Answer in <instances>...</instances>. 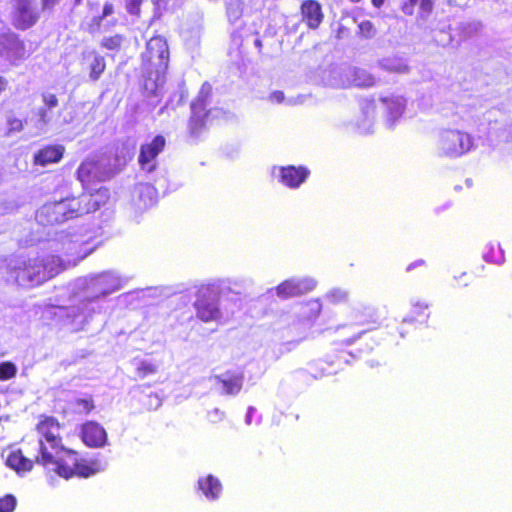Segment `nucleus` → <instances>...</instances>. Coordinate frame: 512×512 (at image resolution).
<instances>
[{"instance_id": "1", "label": "nucleus", "mask_w": 512, "mask_h": 512, "mask_svg": "<svg viewBox=\"0 0 512 512\" xmlns=\"http://www.w3.org/2000/svg\"><path fill=\"white\" fill-rule=\"evenodd\" d=\"M94 235L90 233L60 234L49 242V249L67 256L62 260L58 255L35 256L15 260L11 273L17 283L24 287L42 284L54 277L67 266H75L80 260L91 254L96 245L92 242Z\"/></svg>"}, {"instance_id": "2", "label": "nucleus", "mask_w": 512, "mask_h": 512, "mask_svg": "<svg viewBox=\"0 0 512 512\" xmlns=\"http://www.w3.org/2000/svg\"><path fill=\"white\" fill-rule=\"evenodd\" d=\"M37 431L39 439L35 442L36 463L66 479L73 475L89 477L104 470L105 466L101 462L79 460L75 451L62 445L60 425L54 418L45 417L41 420L37 425Z\"/></svg>"}, {"instance_id": "3", "label": "nucleus", "mask_w": 512, "mask_h": 512, "mask_svg": "<svg viewBox=\"0 0 512 512\" xmlns=\"http://www.w3.org/2000/svg\"><path fill=\"white\" fill-rule=\"evenodd\" d=\"M109 200V190L100 188L95 193H83L41 206L36 212L40 225H54L66 220L81 217L105 206Z\"/></svg>"}, {"instance_id": "4", "label": "nucleus", "mask_w": 512, "mask_h": 512, "mask_svg": "<svg viewBox=\"0 0 512 512\" xmlns=\"http://www.w3.org/2000/svg\"><path fill=\"white\" fill-rule=\"evenodd\" d=\"M144 91L149 96L158 97L165 83V74L169 63L167 41L161 36L152 37L142 53Z\"/></svg>"}, {"instance_id": "5", "label": "nucleus", "mask_w": 512, "mask_h": 512, "mask_svg": "<svg viewBox=\"0 0 512 512\" xmlns=\"http://www.w3.org/2000/svg\"><path fill=\"white\" fill-rule=\"evenodd\" d=\"M477 147L475 138L458 129H445L439 132L437 139V153L439 156L458 158Z\"/></svg>"}, {"instance_id": "6", "label": "nucleus", "mask_w": 512, "mask_h": 512, "mask_svg": "<svg viewBox=\"0 0 512 512\" xmlns=\"http://www.w3.org/2000/svg\"><path fill=\"white\" fill-rule=\"evenodd\" d=\"M125 280L115 271H105L99 274H91L77 280V286L83 288L91 295L90 301L104 297L123 287Z\"/></svg>"}, {"instance_id": "7", "label": "nucleus", "mask_w": 512, "mask_h": 512, "mask_svg": "<svg viewBox=\"0 0 512 512\" xmlns=\"http://www.w3.org/2000/svg\"><path fill=\"white\" fill-rule=\"evenodd\" d=\"M221 286L217 283L202 285L196 294L194 307L196 316L203 322L219 321L222 312L219 308V290Z\"/></svg>"}, {"instance_id": "8", "label": "nucleus", "mask_w": 512, "mask_h": 512, "mask_svg": "<svg viewBox=\"0 0 512 512\" xmlns=\"http://www.w3.org/2000/svg\"><path fill=\"white\" fill-rule=\"evenodd\" d=\"M210 93V84L204 83L198 97L191 104L192 115L190 119V130L192 134H197L198 131L205 126L210 117H215L219 113L218 109L205 112L206 102Z\"/></svg>"}, {"instance_id": "9", "label": "nucleus", "mask_w": 512, "mask_h": 512, "mask_svg": "<svg viewBox=\"0 0 512 512\" xmlns=\"http://www.w3.org/2000/svg\"><path fill=\"white\" fill-rule=\"evenodd\" d=\"M317 281L312 277H293L280 283L276 288V295L282 299L296 297L315 289Z\"/></svg>"}, {"instance_id": "10", "label": "nucleus", "mask_w": 512, "mask_h": 512, "mask_svg": "<svg viewBox=\"0 0 512 512\" xmlns=\"http://www.w3.org/2000/svg\"><path fill=\"white\" fill-rule=\"evenodd\" d=\"M309 175V170L299 166H275L272 169V176L278 182L291 189L298 188Z\"/></svg>"}, {"instance_id": "11", "label": "nucleus", "mask_w": 512, "mask_h": 512, "mask_svg": "<svg viewBox=\"0 0 512 512\" xmlns=\"http://www.w3.org/2000/svg\"><path fill=\"white\" fill-rule=\"evenodd\" d=\"M1 54L13 65L28 57L24 43L15 35H7L1 41Z\"/></svg>"}, {"instance_id": "12", "label": "nucleus", "mask_w": 512, "mask_h": 512, "mask_svg": "<svg viewBox=\"0 0 512 512\" xmlns=\"http://www.w3.org/2000/svg\"><path fill=\"white\" fill-rule=\"evenodd\" d=\"M165 146L163 136H156L151 142L141 146L139 164L143 170L151 172L155 168V159Z\"/></svg>"}, {"instance_id": "13", "label": "nucleus", "mask_w": 512, "mask_h": 512, "mask_svg": "<svg viewBox=\"0 0 512 512\" xmlns=\"http://www.w3.org/2000/svg\"><path fill=\"white\" fill-rule=\"evenodd\" d=\"M389 126H393L403 115L406 108V99L402 95L390 94L380 99Z\"/></svg>"}, {"instance_id": "14", "label": "nucleus", "mask_w": 512, "mask_h": 512, "mask_svg": "<svg viewBox=\"0 0 512 512\" xmlns=\"http://www.w3.org/2000/svg\"><path fill=\"white\" fill-rule=\"evenodd\" d=\"M38 14L32 0H17L13 16L14 25L19 29H27L35 24Z\"/></svg>"}, {"instance_id": "15", "label": "nucleus", "mask_w": 512, "mask_h": 512, "mask_svg": "<svg viewBox=\"0 0 512 512\" xmlns=\"http://www.w3.org/2000/svg\"><path fill=\"white\" fill-rule=\"evenodd\" d=\"M344 75L346 80L333 81L330 82V85L342 87L349 85H355L358 87H370L375 84L374 76L364 69L348 68L344 70Z\"/></svg>"}, {"instance_id": "16", "label": "nucleus", "mask_w": 512, "mask_h": 512, "mask_svg": "<svg viewBox=\"0 0 512 512\" xmlns=\"http://www.w3.org/2000/svg\"><path fill=\"white\" fill-rule=\"evenodd\" d=\"M83 442L94 448L103 447L107 443V433L97 422H87L81 429Z\"/></svg>"}, {"instance_id": "17", "label": "nucleus", "mask_w": 512, "mask_h": 512, "mask_svg": "<svg viewBox=\"0 0 512 512\" xmlns=\"http://www.w3.org/2000/svg\"><path fill=\"white\" fill-rule=\"evenodd\" d=\"M143 0H126V8L130 14H138ZM156 12L161 15L179 8L184 0H152Z\"/></svg>"}, {"instance_id": "18", "label": "nucleus", "mask_w": 512, "mask_h": 512, "mask_svg": "<svg viewBox=\"0 0 512 512\" xmlns=\"http://www.w3.org/2000/svg\"><path fill=\"white\" fill-rule=\"evenodd\" d=\"M301 14L310 29L318 28L324 17L321 5L315 0L304 1L301 5Z\"/></svg>"}, {"instance_id": "19", "label": "nucleus", "mask_w": 512, "mask_h": 512, "mask_svg": "<svg viewBox=\"0 0 512 512\" xmlns=\"http://www.w3.org/2000/svg\"><path fill=\"white\" fill-rule=\"evenodd\" d=\"M77 176L82 183H86L91 180H104L109 175L104 174L100 170L98 162L93 159H86L78 168Z\"/></svg>"}, {"instance_id": "20", "label": "nucleus", "mask_w": 512, "mask_h": 512, "mask_svg": "<svg viewBox=\"0 0 512 512\" xmlns=\"http://www.w3.org/2000/svg\"><path fill=\"white\" fill-rule=\"evenodd\" d=\"M218 383L222 384L225 394L235 395L240 392L243 385V375L239 372L227 371L214 378Z\"/></svg>"}, {"instance_id": "21", "label": "nucleus", "mask_w": 512, "mask_h": 512, "mask_svg": "<svg viewBox=\"0 0 512 512\" xmlns=\"http://www.w3.org/2000/svg\"><path fill=\"white\" fill-rule=\"evenodd\" d=\"M64 153V147L61 145L47 146L39 150L34 155V163L36 165L46 166L61 160Z\"/></svg>"}, {"instance_id": "22", "label": "nucleus", "mask_w": 512, "mask_h": 512, "mask_svg": "<svg viewBox=\"0 0 512 512\" xmlns=\"http://www.w3.org/2000/svg\"><path fill=\"white\" fill-rule=\"evenodd\" d=\"M134 201L139 209L152 206L156 202V189L149 184H139L134 189Z\"/></svg>"}, {"instance_id": "23", "label": "nucleus", "mask_w": 512, "mask_h": 512, "mask_svg": "<svg viewBox=\"0 0 512 512\" xmlns=\"http://www.w3.org/2000/svg\"><path fill=\"white\" fill-rule=\"evenodd\" d=\"M6 464L18 474L29 472L33 468V461L25 457L21 450H12L6 457Z\"/></svg>"}, {"instance_id": "24", "label": "nucleus", "mask_w": 512, "mask_h": 512, "mask_svg": "<svg viewBox=\"0 0 512 512\" xmlns=\"http://www.w3.org/2000/svg\"><path fill=\"white\" fill-rule=\"evenodd\" d=\"M378 66L388 72L406 74L410 68L407 59L400 56H389L378 61Z\"/></svg>"}, {"instance_id": "25", "label": "nucleus", "mask_w": 512, "mask_h": 512, "mask_svg": "<svg viewBox=\"0 0 512 512\" xmlns=\"http://www.w3.org/2000/svg\"><path fill=\"white\" fill-rule=\"evenodd\" d=\"M199 490L205 495L207 499L215 500L218 498L222 491L220 481L212 475H208L198 480Z\"/></svg>"}, {"instance_id": "26", "label": "nucleus", "mask_w": 512, "mask_h": 512, "mask_svg": "<svg viewBox=\"0 0 512 512\" xmlns=\"http://www.w3.org/2000/svg\"><path fill=\"white\" fill-rule=\"evenodd\" d=\"M84 59L89 62L90 79L92 81L98 80L106 67L104 57L95 52H88L84 54Z\"/></svg>"}, {"instance_id": "27", "label": "nucleus", "mask_w": 512, "mask_h": 512, "mask_svg": "<svg viewBox=\"0 0 512 512\" xmlns=\"http://www.w3.org/2000/svg\"><path fill=\"white\" fill-rule=\"evenodd\" d=\"M374 119V108L372 106H368L366 109L362 110L361 120H358L354 129L358 133L367 134L370 133L373 126Z\"/></svg>"}, {"instance_id": "28", "label": "nucleus", "mask_w": 512, "mask_h": 512, "mask_svg": "<svg viewBox=\"0 0 512 512\" xmlns=\"http://www.w3.org/2000/svg\"><path fill=\"white\" fill-rule=\"evenodd\" d=\"M483 258L490 263L502 264L505 260V255L499 243H489L484 249Z\"/></svg>"}, {"instance_id": "29", "label": "nucleus", "mask_w": 512, "mask_h": 512, "mask_svg": "<svg viewBox=\"0 0 512 512\" xmlns=\"http://www.w3.org/2000/svg\"><path fill=\"white\" fill-rule=\"evenodd\" d=\"M225 6L229 22H237L243 13L242 0H225Z\"/></svg>"}, {"instance_id": "30", "label": "nucleus", "mask_w": 512, "mask_h": 512, "mask_svg": "<svg viewBox=\"0 0 512 512\" xmlns=\"http://www.w3.org/2000/svg\"><path fill=\"white\" fill-rule=\"evenodd\" d=\"M181 36L189 48L196 47L199 44L201 37L200 25L197 24L191 29L183 28L181 31Z\"/></svg>"}, {"instance_id": "31", "label": "nucleus", "mask_w": 512, "mask_h": 512, "mask_svg": "<svg viewBox=\"0 0 512 512\" xmlns=\"http://www.w3.org/2000/svg\"><path fill=\"white\" fill-rule=\"evenodd\" d=\"M135 365L137 374L141 378L155 374L158 371V365L149 360H138Z\"/></svg>"}, {"instance_id": "32", "label": "nucleus", "mask_w": 512, "mask_h": 512, "mask_svg": "<svg viewBox=\"0 0 512 512\" xmlns=\"http://www.w3.org/2000/svg\"><path fill=\"white\" fill-rule=\"evenodd\" d=\"M60 311L66 312L68 318H72L71 323L76 329L81 328L86 322V316L83 315V308H61Z\"/></svg>"}, {"instance_id": "33", "label": "nucleus", "mask_w": 512, "mask_h": 512, "mask_svg": "<svg viewBox=\"0 0 512 512\" xmlns=\"http://www.w3.org/2000/svg\"><path fill=\"white\" fill-rule=\"evenodd\" d=\"M417 5V15L422 20H426L434 6V0H415Z\"/></svg>"}, {"instance_id": "34", "label": "nucleus", "mask_w": 512, "mask_h": 512, "mask_svg": "<svg viewBox=\"0 0 512 512\" xmlns=\"http://www.w3.org/2000/svg\"><path fill=\"white\" fill-rule=\"evenodd\" d=\"M17 374V367L12 362H2L0 364V381L12 379Z\"/></svg>"}, {"instance_id": "35", "label": "nucleus", "mask_w": 512, "mask_h": 512, "mask_svg": "<svg viewBox=\"0 0 512 512\" xmlns=\"http://www.w3.org/2000/svg\"><path fill=\"white\" fill-rule=\"evenodd\" d=\"M23 128H24L23 120H21L20 118L14 116V115H9L7 117V134L8 135L13 134V133H18V132L22 131Z\"/></svg>"}, {"instance_id": "36", "label": "nucleus", "mask_w": 512, "mask_h": 512, "mask_svg": "<svg viewBox=\"0 0 512 512\" xmlns=\"http://www.w3.org/2000/svg\"><path fill=\"white\" fill-rule=\"evenodd\" d=\"M348 293L340 288H335L326 294V299L331 303H340L346 301Z\"/></svg>"}, {"instance_id": "37", "label": "nucleus", "mask_w": 512, "mask_h": 512, "mask_svg": "<svg viewBox=\"0 0 512 512\" xmlns=\"http://www.w3.org/2000/svg\"><path fill=\"white\" fill-rule=\"evenodd\" d=\"M123 38L121 35H114L111 37H105L102 40V46L108 50H117L122 44Z\"/></svg>"}, {"instance_id": "38", "label": "nucleus", "mask_w": 512, "mask_h": 512, "mask_svg": "<svg viewBox=\"0 0 512 512\" xmlns=\"http://www.w3.org/2000/svg\"><path fill=\"white\" fill-rule=\"evenodd\" d=\"M16 504L17 500L13 495H6L0 498V512H13Z\"/></svg>"}, {"instance_id": "39", "label": "nucleus", "mask_w": 512, "mask_h": 512, "mask_svg": "<svg viewBox=\"0 0 512 512\" xmlns=\"http://www.w3.org/2000/svg\"><path fill=\"white\" fill-rule=\"evenodd\" d=\"M411 306H412V313L416 316L423 315L424 311H426L429 308V304L421 300L419 298H412L411 299Z\"/></svg>"}, {"instance_id": "40", "label": "nucleus", "mask_w": 512, "mask_h": 512, "mask_svg": "<svg viewBox=\"0 0 512 512\" xmlns=\"http://www.w3.org/2000/svg\"><path fill=\"white\" fill-rule=\"evenodd\" d=\"M359 30L362 36L371 38L375 35L376 30L370 21H363L359 24Z\"/></svg>"}, {"instance_id": "41", "label": "nucleus", "mask_w": 512, "mask_h": 512, "mask_svg": "<svg viewBox=\"0 0 512 512\" xmlns=\"http://www.w3.org/2000/svg\"><path fill=\"white\" fill-rule=\"evenodd\" d=\"M42 101L44 107H46L47 109H53L58 105V99L56 95L50 92H44L42 94Z\"/></svg>"}, {"instance_id": "42", "label": "nucleus", "mask_w": 512, "mask_h": 512, "mask_svg": "<svg viewBox=\"0 0 512 512\" xmlns=\"http://www.w3.org/2000/svg\"><path fill=\"white\" fill-rule=\"evenodd\" d=\"M224 412L219 410L218 408H214L213 410L208 412V420L212 423L220 422L224 419Z\"/></svg>"}, {"instance_id": "43", "label": "nucleus", "mask_w": 512, "mask_h": 512, "mask_svg": "<svg viewBox=\"0 0 512 512\" xmlns=\"http://www.w3.org/2000/svg\"><path fill=\"white\" fill-rule=\"evenodd\" d=\"M321 303L319 300H312L307 304V308L309 309V312L311 313L309 318H315L321 311Z\"/></svg>"}, {"instance_id": "44", "label": "nucleus", "mask_w": 512, "mask_h": 512, "mask_svg": "<svg viewBox=\"0 0 512 512\" xmlns=\"http://www.w3.org/2000/svg\"><path fill=\"white\" fill-rule=\"evenodd\" d=\"M51 109H47L46 107H42L38 110V117H39V122H41L42 125H47L50 123L51 121V116L49 114V111Z\"/></svg>"}, {"instance_id": "45", "label": "nucleus", "mask_w": 512, "mask_h": 512, "mask_svg": "<svg viewBox=\"0 0 512 512\" xmlns=\"http://www.w3.org/2000/svg\"><path fill=\"white\" fill-rule=\"evenodd\" d=\"M403 12L406 15H413L417 13V5L415 0H407L402 7Z\"/></svg>"}, {"instance_id": "46", "label": "nucleus", "mask_w": 512, "mask_h": 512, "mask_svg": "<svg viewBox=\"0 0 512 512\" xmlns=\"http://www.w3.org/2000/svg\"><path fill=\"white\" fill-rule=\"evenodd\" d=\"M78 405L87 413L94 408L93 401L91 399H81L78 401Z\"/></svg>"}, {"instance_id": "47", "label": "nucleus", "mask_w": 512, "mask_h": 512, "mask_svg": "<svg viewBox=\"0 0 512 512\" xmlns=\"http://www.w3.org/2000/svg\"><path fill=\"white\" fill-rule=\"evenodd\" d=\"M270 101L282 103L284 101V93L282 91H274L269 96Z\"/></svg>"}, {"instance_id": "48", "label": "nucleus", "mask_w": 512, "mask_h": 512, "mask_svg": "<svg viewBox=\"0 0 512 512\" xmlns=\"http://www.w3.org/2000/svg\"><path fill=\"white\" fill-rule=\"evenodd\" d=\"M112 13H113V5L110 4V3H106L104 5L102 17L100 18V20H102L103 18L111 15Z\"/></svg>"}, {"instance_id": "49", "label": "nucleus", "mask_w": 512, "mask_h": 512, "mask_svg": "<svg viewBox=\"0 0 512 512\" xmlns=\"http://www.w3.org/2000/svg\"><path fill=\"white\" fill-rule=\"evenodd\" d=\"M59 0H42L43 9L53 8Z\"/></svg>"}, {"instance_id": "50", "label": "nucleus", "mask_w": 512, "mask_h": 512, "mask_svg": "<svg viewBox=\"0 0 512 512\" xmlns=\"http://www.w3.org/2000/svg\"><path fill=\"white\" fill-rule=\"evenodd\" d=\"M255 412H256V409L254 407H249L248 408V411H247V414H246V417H245L246 424L250 425L252 423V415Z\"/></svg>"}, {"instance_id": "51", "label": "nucleus", "mask_w": 512, "mask_h": 512, "mask_svg": "<svg viewBox=\"0 0 512 512\" xmlns=\"http://www.w3.org/2000/svg\"><path fill=\"white\" fill-rule=\"evenodd\" d=\"M7 83V80L0 76V94L6 89Z\"/></svg>"}, {"instance_id": "52", "label": "nucleus", "mask_w": 512, "mask_h": 512, "mask_svg": "<svg viewBox=\"0 0 512 512\" xmlns=\"http://www.w3.org/2000/svg\"><path fill=\"white\" fill-rule=\"evenodd\" d=\"M385 0H372V3L375 7H381Z\"/></svg>"}, {"instance_id": "53", "label": "nucleus", "mask_w": 512, "mask_h": 512, "mask_svg": "<svg viewBox=\"0 0 512 512\" xmlns=\"http://www.w3.org/2000/svg\"><path fill=\"white\" fill-rule=\"evenodd\" d=\"M417 264H423V261H419V262H416V263H413V264H410L407 268V270H411L412 268H414Z\"/></svg>"}, {"instance_id": "54", "label": "nucleus", "mask_w": 512, "mask_h": 512, "mask_svg": "<svg viewBox=\"0 0 512 512\" xmlns=\"http://www.w3.org/2000/svg\"><path fill=\"white\" fill-rule=\"evenodd\" d=\"M255 45H256L257 47H260V46H261V41H260L259 39H256V40H255Z\"/></svg>"}, {"instance_id": "55", "label": "nucleus", "mask_w": 512, "mask_h": 512, "mask_svg": "<svg viewBox=\"0 0 512 512\" xmlns=\"http://www.w3.org/2000/svg\"><path fill=\"white\" fill-rule=\"evenodd\" d=\"M155 401H156V406H159L160 405V400L158 399V397H154Z\"/></svg>"}, {"instance_id": "56", "label": "nucleus", "mask_w": 512, "mask_h": 512, "mask_svg": "<svg viewBox=\"0 0 512 512\" xmlns=\"http://www.w3.org/2000/svg\"><path fill=\"white\" fill-rule=\"evenodd\" d=\"M82 0H76L75 3L76 5H79L81 3Z\"/></svg>"}, {"instance_id": "57", "label": "nucleus", "mask_w": 512, "mask_h": 512, "mask_svg": "<svg viewBox=\"0 0 512 512\" xmlns=\"http://www.w3.org/2000/svg\"><path fill=\"white\" fill-rule=\"evenodd\" d=\"M412 320H413V318H411V319L405 318V319H404V322L412 321Z\"/></svg>"}, {"instance_id": "58", "label": "nucleus", "mask_w": 512, "mask_h": 512, "mask_svg": "<svg viewBox=\"0 0 512 512\" xmlns=\"http://www.w3.org/2000/svg\"><path fill=\"white\" fill-rule=\"evenodd\" d=\"M510 139H511V141H512V135L510 136Z\"/></svg>"}]
</instances>
